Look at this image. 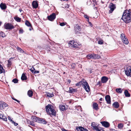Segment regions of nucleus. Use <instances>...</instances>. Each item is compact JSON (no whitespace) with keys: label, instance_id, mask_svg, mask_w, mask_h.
Masks as SVG:
<instances>
[{"label":"nucleus","instance_id":"4be33fe9","mask_svg":"<svg viewBox=\"0 0 131 131\" xmlns=\"http://www.w3.org/2000/svg\"><path fill=\"white\" fill-rule=\"evenodd\" d=\"M113 105L114 107L116 108H117L119 107V104L117 102H115L113 104Z\"/></svg>","mask_w":131,"mask_h":131},{"label":"nucleus","instance_id":"58836bf2","mask_svg":"<svg viewBox=\"0 0 131 131\" xmlns=\"http://www.w3.org/2000/svg\"><path fill=\"white\" fill-rule=\"evenodd\" d=\"M75 63H73L71 65V68L72 69H74L75 68Z\"/></svg>","mask_w":131,"mask_h":131},{"label":"nucleus","instance_id":"9b49d317","mask_svg":"<svg viewBox=\"0 0 131 131\" xmlns=\"http://www.w3.org/2000/svg\"><path fill=\"white\" fill-rule=\"evenodd\" d=\"M126 74L128 76L131 77V68H127L125 70Z\"/></svg>","mask_w":131,"mask_h":131},{"label":"nucleus","instance_id":"09e8293b","mask_svg":"<svg viewBox=\"0 0 131 131\" xmlns=\"http://www.w3.org/2000/svg\"><path fill=\"white\" fill-rule=\"evenodd\" d=\"M61 129L62 131H68V130H66V129H65L64 128H62Z\"/></svg>","mask_w":131,"mask_h":131},{"label":"nucleus","instance_id":"20e7f679","mask_svg":"<svg viewBox=\"0 0 131 131\" xmlns=\"http://www.w3.org/2000/svg\"><path fill=\"white\" fill-rule=\"evenodd\" d=\"M31 118L34 121L43 124H46L47 123L46 121L44 119L38 118L35 116H32Z\"/></svg>","mask_w":131,"mask_h":131},{"label":"nucleus","instance_id":"c03bdc74","mask_svg":"<svg viewBox=\"0 0 131 131\" xmlns=\"http://www.w3.org/2000/svg\"><path fill=\"white\" fill-rule=\"evenodd\" d=\"M65 25V24H64V23H60V25L61 26H63Z\"/></svg>","mask_w":131,"mask_h":131},{"label":"nucleus","instance_id":"ddd939ff","mask_svg":"<svg viewBox=\"0 0 131 131\" xmlns=\"http://www.w3.org/2000/svg\"><path fill=\"white\" fill-rule=\"evenodd\" d=\"M81 30V27L78 25H76L74 27V30L75 33L77 34Z\"/></svg>","mask_w":131,"mask_h":131},{"label":"nucleus","instance_id":"864d4df0","mask_svg":"<svg viewBox=\"0 0 131 131\" xmlns=\"http://www.w3.org/2000/svg\"><path fill=\"white\" fill-rule=\"evenodd\" d=\"M8 118L9 120L10 121H11V120H12V119H11V118L10 117H9V116H8Z\"/></svg>","mask_w":131,"mask_h":131},{"label":"nucleus","instance_id":"c85d7f7f","mask_svg":"<svg viewBox=\"0 0 131 131\" xmlns=\"http://www.w3.org/2000/svg\"><path fill=\"white\" fill-rule=\"evenodd\" d=\"M47 96L49 97H51L54 96V95L53 93H51L48 92L47 94Z\"/></svg>","mask_w":131,"mask_h":131},{"label":"nucleus","instance_id":"e433bc0d","mask_svg":"<svg viewBox=\"0 0 131 131\" xmlns=\"http://www.w3.org/2000/svg\"><path fill=\"white\" fill-rule=\"evenodd\" d=\"M18 81V79H14L12 80V82L15 83H17Z\"/></svg>","mask_w":131,"mask_h":131},{"label":"nucleus","instance_id":"1a4fd4ad","mask_svg":"<svg viewBox=\"0 0 131 131\" xmlns=\"http://www.w3.org/2000/svg\"><path fill=\"white\" fill-rule=\"evenodd\" d=\"M56 17V14L54 13H53L50 16H48L47 18L50 21H53Z\"/></svg>","mask_w":131,"mask_h":131},{"label":"nucleus","instance_id":"393cba45","mask_svg":"<svg viewBox=\"0 0 131 131\" xmlns=\"http://www.w3.org/2000/svg\"><path fill=\"white\" fill-rule=\"evenodd\" d=\"M27 94L30 97H32L33 95V92L31 90H29L27 92Z\"/></svg>","mask_w":131,"mask_h":131},{"label":"nucleus","instance_id":"473e14b6","mask_svg":"<svg viewBox=\"0 0 131 131\" xmlns=\"http://www.w3.org/2000/svg\"><path fill=\"white\" fill-rule=\"evenodd\" d=\"M123 126V124L122 123L118 124V127L119 129H122Z\"/></svg>","mask_w":131,"mask_h":131},{"label":"nucleus","instance_id":"a878e982","mask_svg":"<svg viewBox=\"0 0 131 131\" xmlns=\"http://www.w3.org/2000/svg\"><path fill=\"white\" fill-rule=\"evenodd\" d=\"M124 93L126 97H129L130 96V94L128 93V91L127 90H125Z\"/></svg>","mask_w":131,"mask_h":131},{"label":"nucleus","instance_id":"cd10ccee","mask_svg":"<svg viewBox=\"0 0 131 131\" xmlns=\"http://www.w3.org/2000/svg\"><path fill=\"white\" fill-rule=\"evenodd\" d=\"M16 48L18 51L20 52L21 53H24V51H23L20 48H19L18 47H17Z\"/></svg>","mask_w":131,"mask_h":131},{"label":"nucleus","instance_id":"338daca9","mask_svg":"<svg viewBox=\"0 0 131 131\" xmlns=\"http://www.w3.org/2000/svg\"><path fill=\"white\" fill-rule=\"evenodd\" d=\"M70 81H69V82H70Z\"/></svg>","mask_w":131,"mask_h":131},{"label":"nucleus","instance_id":"bb28decb","mask_svg":"<svg viewBox=\"0 0 131 131\" xmlns=\"http://www.w3.org/2000/svg\"><path fill=\"white\" fill-rule=\"evenodd\" d=\"M76 90L73 89L72 88H69V92L70 93H72L76 91Z\"/></svg>","mask_w":131,"mask_h":131},{"label":"nucleus","instance_id":"79ce46f5","mask_svg":"<svg viewBox=\"0 0 131 131\" xmlns=\"http://www.w3.org/2000/svg\"><path fill=\"white\" fill-rule=\"evenodd\" d=\"M84 17L85 18H86L88 19V21H89V18L88 17V16L87 15H84Z\"/></svg>","mask_w":131,"mask_h":131},{"label":"nucleus","instance_id":"72a5a7b5","mask_svg":"<svg viewBox=\"0 0 131 131\" xmlns=\"http://www.w3.org/2000/svg\"><path fill=\"white\" fill-rule=\"evenodd\" d=\"M121 37L122 40H123V39L126 38L125 36V35L123 33L121 34Z\"/></svg>","mask_w":131,"mask_h":131},{"label":"nucleus","instance_id":"5fc2aeb1","mask_svg":"<svg viewBox=\"0 0 131 131\" xmlns=\"http://www.w3.org/2000/svg\"><path fill=\"white\" fill-rule=\"evenodd\" d=\"M30 27L29 28V29L30 31H31V27Z\"/></svg>","mask_w":131,"mask_h":131},{"label":"nucleus","instance_id":"a211bd4d","mask_svg":"<svg viewBox=\"0 0 131 131\" xmlns=\"http://www.w3.org/2000/svg\"><path fill=\"white\" fill-rule=\"evenodd\" d=\"M108 78L106 77L105 76L101 78L102 82L103 83H106L108 81Z\"/></svg>","mask_w":131,"mask_h":131},{"label":"nucleus","instance_id":"4468645a","mask_svg":"<svg viewBox=\"0 0 131 131\" xmlns=\"http://www.w3.org/2000/svg\"><path fill=\"white\" fill-rule=\"evenodd\" d=\"M101 123L103 126L106 128L108 127L110 125V123L107 122H101Z\"/></svg>","mask_w":131,"mask_h":131},{"label":"nucleus","instance_id":"e2e57ef3","mask_svg":"<svg viewBox=\"0 0 131 131\" xmlns=\"http://www.w3.org/2000/svg\"><path fill=\"white\" fill-rule=\"evenodd\" d=\"M95 0H93V2H95Z\"/></svg>","mask_w":131,"mask_h":131},{"label":"nucleus","instance_id":"b1692460","mask_svg":"<svg viewBox=\"0 0 131 131\" xmlns=\"http://www.w3.org/2000/svg\"><path fill=\"white\" fill-rule=\"evenodd\" d=\"M123 40H122L123 42L125 44H128L129 43L127 39L126 38H125Z\"/></svg>","mask_w":131,"mask_h":131},{"label":"nucleus","instance_id":"c9c22d12","mask_svg":"<svg viewBox=\"0 0 131 131\" xmlns=\"http://www.w3.org/2000/svg\"><path fill=\"white\" fill-rule=\"evenodd\" d=\"M28 123L31 126H34L35 125V124L32 121L31 122L30 121H29L28 122Z\"/></svg>","mask_w":131,"mask_h":131},{"label":"nucleus","instance_id":"8fccbe9b","mask_svg":"<svg viewBox=\"0 0 131 131\" xmlns=\"http://www.w3.org/2000/svg\"><path fill=\"white\" fill-rule=\"evenodd\" d=\"M39 73V71H35L34 72V73L35 74L38 73Z\"/></svg>","mask_w":131,"mask_h":131},{"label":"nucleus","instance_id":"6ab92c4d","mask_svg":"<svg viewBox=\"0 0 131 131\" xmlns=\"http://www.w3.org/2000/svg\"><path fill=\"white\" fill-rule=\"evenodd\" d=\"M0 7L2 10H5L6 9L7 6L5 4L2 3L0 4Z\"/></svg>","mask_w":131,"mask_h":131},{"label":"nucleus","instance_id":"2eb2a0df","mask_svg":"<svg viewBox=\"0 0 131 131\" xmlns=\"http://www.w3.org/2000/svg\"><path fill=\"white\" fill-rule=\"evenodd\" d=\"M68 108V106L66 105V106L65 105H60L59 108L61 111H64V110L67 109Z\"/></svg>","mask_w":131,"mask_h":131},{"label":"nucleus","instance_id":"a18cd8bd","mask_svg":"<svg viewBox=\"0 0 131 131\" xmlns=\"http://www.w3.org/2000/svg\"><path fill=\"white\" fill-rule=\"evenodd\" d=\"M95 131H103V130L102 129H100L98 128H97V129H96Z\"/></svg>","mask_w":131,"mask_h":131},{"label":"nucleus","instance_id":"6e6552de","mask_svg":"<svg viewBox=\"0 0 131 131\" xmlns=\"http://www.w3.org/2000/svg\"><path fill=\"white\" fill-rule=\"evenodd\" d=\"M109 8L110 10H109L108 13L110 14L112 13L114 9L116 8V6L115 4L113 3H111L109 6Z\"/></svg>","mask_w":131,"mask_h":131},{"label":"nucleus","instance_id":"052dcab7","mask_svg":"<svg viewBox=\"0 0 131 131\" xmlns=\"http://www.w3.org/2000/svg\"><path fill=\"white\" fill-rule=\"evenodd\" d=\"M34 71L33 70H32V71H31V72H32L33 73V72Z\"/></svg>","mask_w":131,"mask_h":131},{"label":"nucleus","instance_id":"f3484780","mask_svg":"<svg viewBox=\"0 0 131 131\" xmlns=\"http://www.w3.org/2000/svg\"><path fill=\"white\" fill-rule=\"evenodd\" d=\"M105 99L106 101L108 104H110L111 103V98L109 95H107L105 96Z\"/></svg>","mask_w":131,"mask_h":131},{"label":"nucleus","instance_id":"680f3d73","mask_svg":"<svg viewBox=\"0 0 131 131\" xmlns=\"http://www.w3.org/2000/svg\"><path fill=\"white\" fill-rule=\"evenodd\" d=\"M1 22L0 21V26L1 25Z\"/></svg>","mask_w":131,"mask_h":131},{"label":"nucleus","instance_id":"bf43d9fd","mask_svg":"<svg viewBox=\"0 0 131 131\" xmlns=\"http://www.w3.org/2000/svg\"><path fill=\"white\" fill-rule=\"evenodd\" d=\"M4 116L2 114V116H1V119H2V118Z\"/></svg>","mask_w":131,"mask_h":131},{"label":"nucleus","instance_id":"aec40b11","mask_svg":"<svg viewBox=\"0 0 131 131\" xmlns=\"http://www.w3.org/2000/svg\"><path fill=\"white\" fill-rule=\"evenodd\" d=\"M93 109L96 110H98L99 109L98 105L97 103H93Z\"/></svg>","mask_w":131,"mask_h":131},{"label":"nucleus","instance_id":"f03ea898","mask_svg":"<svg viewBox=\"0 0 131 131\" xmlns=\"http://www.w3.org/2000/svg\"><path fill=\"white\" fill-rule=\"evenodd\" d=\"M82 86L85 90L86 92H89L90 91V88L89 85L85 80H83L75 84L76 86Z\"/></svg>","mask_w":131,"mask_h":131},{"label":"nucleus","instance_id":"0eeeda50","mask_svg":"<svg viewBox=\"0 0 131 131\" xmlns=\"http://www.w3.org/2000/svg\"><path fill=\"white\" fill-rule=\"evenodd\" d=\"M4 26V28L7 29L11 30L14 28L12 25L9 23L5 24Z\"/></svg>","mask_w":131,"mask_h":131},{"label":"nucleus","instance_id":"6e6d98bb","mask_svg":"<svg viewBox=\"0 0 131 131\" xmlns=\"http://www.w3.org/2000/svg\"><path fill=\"white\" fill-rule=\"evenodd\" d=\"M100 100L101 101H102V98H100Z\"/></svg>","mask_w":131,"mask_h":131},{"label":"nucleus","instance_id":"69168bd1","mask_svg":"<svg viewBox=\"0 0 131 131\" xmlns=\"http://www.w3.org/2000/svg\"><path fill=\"white\" fill-rule=\"evenodd\" d=\"M64 1H67V0H63Z\"/></svg>","mask_w":131,"mask_h":131},{"label":"nucleus","instance_id":"4c0bfd02","mask_svg":"<svg viewBox=\"0 0 131 131\" xmlns=\"http://www.w3.org/2000/svg\"><path fill=\"white\" fill-rule=\"evenodd\" d=\"M1 119H2L4 121H7V119L5 116H4Z\"/></svg>","mask_w":131,"mask_h":131},{"label":"nucleus","instance_id":"423d86ee","mask_svg":"<svg viewBox=\"0 0 131 131\" xmlns=\"http://www.w3.org/2000/svg\"><path fill=\"white\" fill-rule=\"evenodd\" d=\"M68 44L69 47L74 48H78L79 46V44L77 42L73 40L70 41L68 42Z\"/></svg>","mask_w":131,"mask_h":131},{"label":"nucleus","instance_id":"39448f33","mask_svg":"<svg viewBox=\"0 0 131 131\" xmlns=\"http://www.w3.org/2000/svg\"><path fill=\"white\" fill-rule=\"evenodd\" d=\"M86 57L88 59H99L100 58V56L97 54H88Z\"/></svg>","mask_w":131,"mask_h":131},{"label":"nucleus","instance_id":"f704fd0d","mask_svg":"<svg viewBox=\"0 0 131 131\" xmlns=\"http://www.w3.org/2000/svg\"><path fill=\"white\" fill-rule=\"evenodd\" d=\"M12 64L10 60H8V63L7 64V67H10Z\"/></svg>","mask_w":131,"mask_h":131},{"label":"nucleus","instance_id":"49530a36","mask_svg":"<svg viewBox=\"0 0 131 131\" xmlns=\"http://www.w3.org/2000/svg\"><path fill=\"white\" fill-rule=\"evenodd\" d=\"M19 32L20 33L22 34L23 32V30L22 29H20V30L19 31Z\"/></svg>","mask_w":131,"mask_h":131},{"label":"nucleus","instance_id":"c756f323","mask_svg":"<svg viewBox=\"0 0 131 131\" xmlns=\"http://www.w3.org/2000/svg\"><path fill=\"white\" fill-rule=\"evenodd\" d=\"M14 18L16 21L17 22H20L21 21V18H19L18 17H15Z\"/></svg>","mask_w":131,"mask_h":131},{"label":"nucleus","instance_id":"ea45409f","mask_svg":"<svg viewBox=\"0 0 131 131\" xmlns=\"http://www.w3.org/2000/svg\"><path fill=\"white\" fill-rule=\"evenodd\" d=\"M11 121L12 122V123L14 124V125L15 126H16L18 125V124L17 123H15V122L14 121H13L12 120H11Z\"/></svg>","mask_w":131,"mask_h":131},{"label":"nucleus","instance_id":"2f4dec72","mask_svg":"<svg viewBox=\"0 0 131 131\" xmlns=\"http://www.w3.org/2000/svg\"><path fill=\"white\" fill-rule=\"evenodd\" d=\"M25 24L28 27H31V26L30 22L27 20H26L25 21Z\"/></svg>","mask_w":131,"mask_h":131},{"label":"nucleus","instance_id":"de8ad7c7","mask_svg":"<svg viewBox=\"0 0 131 131\" xmlns=\"http://www.w3.org/2000/svg\"><path fill=\"white\" fill-rule=\"evenodd\" d=\"M12 99L14 100H15L16 101H17L18 103H19L20 102V101H19L18 100H17L16 99H15L14 98H13Z\"/></svg>","mask_w":131,"mask_h":131},{"label":"nucleus","instance_id":"0e129e2a","mask_svg":"<svg viewBox=\"0 0 131 131\" xmlns=\"http://www.w3.org/2000/svg\"><path fill=\"white\" fill-rule=\"evenodd\" d=\"M92 72V71H90V73H91Z\"/></svg>","mask_w":131,"mask_h":131},{"label":"nucleus","instance_id":"603ef678","mask_svg":"<svg viewBox=\"0 0 131 131\" xmlns=\"http://www.w3.org/2000/svg\"><path fill=\"white\" fill-rule=\"evenodd\" d=\"M110 131H116V130L115 129H110Z\"/></svg>","mask_w":131,"mask_h":131},{"label":"nucleus","instance_id":"5701e85b","mask_svg":"<svg viewBox=\"0 0 131 131\" xmlns=\"http://www.w3.org/2000/svg\"><path fill=\"white\" fill-rule=\"evenodd\" d=\"M21 79L23 80H26L27 79V77L25 75L24 73H23L21 77Z\"/></svg>","mask_w":131,"mask_h":131},{"label":"nucleus","instance_id":"37998d69","mask_svg":"<svg viewBox=\"0 0 131 131\" xmlns=\"http://www.w3.org/2000/svg\"><path fill=\"white\" fill-rule=\"evenodd\" d=\"M97 85H99L100 86H101V85L102 83L101 82L99 81L97 82Z\"/></svg>","mask_w":131,"mask_h":131},{"label":"nucleus","instance_id":"13d9d810","mask_svg":"<svg viewBox=\"0 0 131 131\" xmlns=\"http://www.w3.org/2000/svg\"><path fill=\"white\" fill-rule=\"evenodd\" d=\"M2 116V114H0V118H1V116Z\"/></svg>","mask_w":131,"mask_h":131},{"label":"nucleus","instance_id":"7ed1b4c3","mask_svg":"<svg viewBox=\"0 0 131 131\" xmlns=\"http://www.w3.org/2000/svg\"><path fill=\"white\" fill-rule=\"evenodd\" d=\"M46 111L48 114L55 116L56 112L55 110L51 107V105L48 104L46 107Z\"/></svg>","mask_w":131,"mask_h":131},{"label":"nucleus","instance_id":"dca6fc26","mask_svg":"<svg viewBox=\"0 0 131 131\" xmlns=\"http://www.w3.org/2000/svg\"><path fill=\"white\" fill-rule=\"evenodd\" d=\"M76 129L78 131H88L87 129L81 126L76 127Z\"/></svg>","mask_w":131,"mask_h":131},{"label":"nucleus","instance_id":"412c9836","mask_svg":"<svg viewBox=\"0 0 131 131\" xmlns=\"http://www.w3.org/2000/svg\"><path fill=\"white\" fill-rule=\"evenodd\" d=\"M33 7L35 8H36L38 6V4L36 1H34L32 3Z\"/></svg>","mask_w":131,"mask_h":131},{"label":"nucleus","instance_id":"7c9ffc66","mask_svg":"<svg viewBox=\"0 0 131 131\" xmlns=\"http://www.w3.org/2000/svg\"><path fill=\"white\" fill-rule=\"evenodd\" d=\"M116 91L119 93H121L122 92V90L121 88L116 89Z\"/></svg>","mask_w":131,"mask_h":131},{"label":"nucleus","instance_id":"4d7b16f0","mask_svg":"<svg viewBox=\"0 0 131 131\" xmlns=\"http://www.w3.org/2000/svg\"><path fill=\"white\" fill-rule=\"evenodd\" d=\"M19 11L20 12H21V11H22V10L21 9H19Z\"/></svg>","mask_w":131,"mask_h":131},{"label":"nucleus","instance_id":"f8f14e48","mask_svg":"<svg viewBox=\"0 0 131 131\" xmlns=\"http://www.w3.org/2000/svg\"><path fill=\"white\" fill-rule=\"evenodd\" d=\"M91 128L95 131L96 129H97L99 125L97 124L94 122H92L91 124Z\"/></svg>","mask_w":131,"mask_h":131},{"label":"nucleus","instance_id":"a19ab883","mask_svg":"<svg viewBox=\"0 0 131 131\" xmlns=\"http://www.w3.org/2000/svg\"><path fill=\"white\" fill-rule=\"evenodd\" d=\"M98 43L99 44H102L103 43V41H99L98 42Z\"/></svg>","mask_w":131,"mask_h":131},{"label":"nucleus","instance_id":"f257e3e1","mask_svg":"<svg viewBox=\"0 0 131 131\" xmlns=\"http://www.w3.org/2000/svg\"><path fill=\"white\" fill-rule=\"evenodd\" d=\"M122 19L126 23H129L131 21V10H125L123 15Z\"/></svg>","mask_w":131,"mask_h":131},{"label":"nucleus","instance_id":"9d476101","mask_svg":"<svg viewBox=\"0 0 131 131\" xmlns=\"http://www.w3.org/2000/svg\"><path fill=\"white\" fill-rule=\"evenodd\" d=\"M8 106V105L3 102H0V110H3L4 108Z\"/></svg>","mask_w":131,"mask_h":131},{"label":"nucleus","instance_id":"3c124183","mask_svg":"<svg viewBox=\"0 0 131 131\" xmlns=\"http://www.w3.org/2000/svg\"><path fill=\"white\" fill-rule=\"evenodd\" d=\"M88 22H89V24H90V25L92 27V24L90 22H89V21H88Z\"/></svg>","mask_w":131,"mask_h":131}]
</instances>
